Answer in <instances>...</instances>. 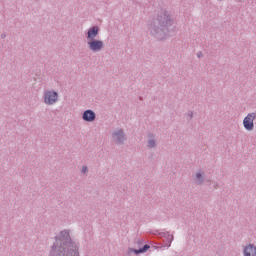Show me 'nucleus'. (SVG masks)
Listing matches in <instances>:
<instances>
[{
  "instance_id": "nucleus-5",
  "label": "nucleus",
  "mask_w": 256,
  "mask_h": 256,
  "mask_svg": "<svg viewBox=\"0 0 256 256\" xmlns=\"http://www.w3.org/2000/svg\"><path fill=\"white\" fill-rule=\"evenodd\" d=\"M98 34H99V27L94 26V27L90 28L88 31V41L95 40V38L97 37Z\"/></svg>"
},
{
  "instance_id": "nucleus-7",
  "label": "nucleus",
  "mask_w": 256,
  "mask_h": 256,
  "mask_svg": "<svg viewBox=\"0 0 256 256\" xmlns=\"http://www.w3.org/2000/svg\"><path fill=\"white\" fill-rule=\"evenodd\" d=\"M147 249H149V245H144L143 248L139 249V250H134V253L136 255H139V253H145L147 251Z\"/></svg>"
},
{
  "instance_id": "nucleus-2",
  "label": "nucleus",
  "mask_w": 256,
  "mask_h": 256,
  "mask_svg": "<svg viewBox=\"0 0 256 256\" xmlns=\"http://www.w3.org/2000/svg\"><path fill=\"white\" fill-rule=\"evenodd\" d=\"M88 45L91 51H101L103 49V41L101 40H88Z\"/></svg>"
},
{
  "instance_id": "nucleus-8",
  "label": "nucleus",
  "mask_w": 256,
  "mask_h": 256,
  "mask_svg": "<svg viewBox=\"0 0 256 256\" xmlns=\"http://www.w3.org/2000/svg\"><path fill=\"white\" fill-rule=\"evenodd\" d=\"M121 137H123V132H120L119 134H116L114 136V139H121Z\"/></svg>"
},
{
  "instance_id": "nucleus-1",
  "label": "nucleus",
  "mask_w": 256,
  "mask_h": 256,
  "mask_svg": "<svg viewBox=\"0 0 256 256\" xmlns=\"http://www.w3.org/2000/svg\"><path fill=\"white\" fill-rule=\"evenodd\" d=\"M57 99V92L48 91L44 94V102L47 105H53L54 103H57Z\"/></svg>"
},
{
  "instance_id": "nucleus-13",
  "label": "nucleus",
  "mask_w": 256,
  "mask_h": 256,
  "mask_svg": "<svg viewBox=\"0 0 256 256\" xmlns=\"http://www.w3.org/2000/svg\"><path fill=\"white\" fill-rule=\"evenodd\" d=\"M74 255L75 256H79V252H74Z\"/></svg>"
},
{
  "instance_id": "nucleus-11",
  "label": "nucleus",
  "mask_w": 256,
  "mask_h": 256,
  "mask_svg": "<svg viewBox=\"0 0 256 256\" xmlns=\"http://www.w3.org/2000/svg\"><path fill=\"white\" fill-rule=\"evenodd\" d=\"M196 178L198 179V182L201 183V173H197Z\"/></svg>"
},
{
  "instance_id": "nucleus-4",
  "label": "nucleus",
  "mask_w": 256,
  "mask_h": 256,
  "mask_svg": "<svg viewBox=\"0 0 256 256\" xmlns=\"http://www.w3.org/2000/svg\"><path fill=\"white\" fill-rule=\"evenodd\" d=\"M244 256H256V247L253 244H249L244 248Z\"/></svg>"
},
{
  "instance_id": "nucleus-12",
  "label": "nucleus",
  "mask_w": 256,
  "mask_h": 256,
  "mask_svg": "<svg viewBox=\"0 0 256 256\" xmlns=\"http://www.w3.org/2000/svg\"><path fill=\"white\" fill-rule=\"evenodd\" d=\"M82 173H87V167L84 166V167L82 168Z\"/></svg>"
},
{
  "instance_id": "nucleus-10",
  "label": "nucleus",
  "mask_w": 256,
  "mask_h": 256,
  "mask_svg": "<svg viewBox=\"0 0 256 256\" xmlns=\"http://www.w3.org/2000/svg\"><path fill=\"white\" fill-rule=\"evenodd\" d=\"M61 235H63L67 239V237H69V232L63 231V232H61Z\"/></svg>"
},
{
  "instance_id": "nucleus-6",
  "label": "nucleus",
  "mask_w": 256,
  "mask_h": 256,
  "mask_svg": "<svg viewBox=\"0 0 256 256\" xmlns=\"http://www.w3.org/2000/svg\"><path fill=\"white\" fill-rule=\"evenodd\" d=\"M84 121H95V112L86 110L83 114Z\"/></svg>"
},
{
  "instance_id": "nucleus-9",
  "label": "nucleus",
  "mask_w": 256,
  "mask_h": 256,
  "mask_svg": "<svg viewBox=\"0 0 256 256\" xmlns=\"http://www.w3.org/2000/svg\"><path fill=\"white\" fill-rule=\"evenodd\" d=\"M148 147H155V141L154 140H150L148 142Z\"/></svg>"
},
{
  "instance_id": "nucleus-3",
  "label": "nucleus",
  "mask_w": 256,
  "mask_h": 256,
  "mask_svg": "<svg viewBox=\"0 0 256 256\" xmlns=\"http://www.w3.org/2000/svg\"><path fill=\"white\" fill-rule=\"evenodd\" d=\"M255 113L248 114L244 119V127L245 129H253V119H255Z\"/></svg>"
}]
</instances>
